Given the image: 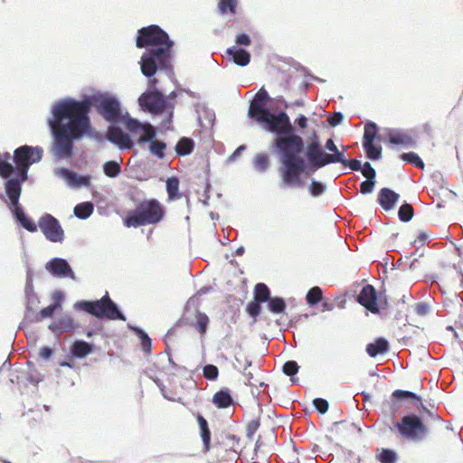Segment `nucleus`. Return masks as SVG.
I'll list each match as a JSON object with an SVG mask.
<instances>
[{"mask_svg":"<svg viewBox=\"0 0 463 463\" xmlns=\"http://www.w3.org/2000/svg\"><path fill=\"white\" fill-rule=\"evenodd\" d=\"M38 226L49 241H63L64 231L59 220L51 213H43L38 221Z\"/></svg>","mask_w":463,"mask_h":463,"instance_id":"11","label":"nucleus"},{"mask_svg":"<svg viewBox=\"0 0 463 463\" xmlns=\"http://www.w3.org/2000/svg\"><path fill=\"white\" fill-rule=\"evenodd\" d=\"M261 302L254 299L253 301H250L246 306V312L254 320H256L261 313Z\"/></svg>","mask_w":463,"mask_h":463,"instance_id":"50","label":"nucleus"},{"mask_svg":"<svg viewBox=\"0 0 463 463\" xmlns=\"http://www.w3.org/2000/svg\"><path fill=\"white\" fill-rule=\"evenodd\" d=\"M273 102L264 87H261L250 100L248 117L260 124L264 130L276 137L282 128L289 125L290 118L285 110H272L268 104Z\"/></svg>","mask_w":463,"mask_h":463,"instance_id":"4","label":"nucleus"},{"mask_svg":"<svg viewBox=\"0 0 463 463\" xmlns=\"http://www.w3.org/2000/svg\"><path fill=\"white\" fill-rule=\"evenodd\" d=\"M209 318L204 313L198 312L196 327L200 334H204L207 331Z\"/></svg>","mask_w":463,"mask_h":463,"instance_id":"55","label":"nucleus"},{"mask_svg":"<svg viewBox=\"0 0 463 463\" xmlns=\"http://www.w3.org/2000/svg\"><path fill=\"white\" fill-rule=\"evenodd\" d=\"M10 210L16 222H18L24 229L30 232H37L36 223L24 213L22 205L13 207Z\"/></svg>","mask_w":463,"mask_h":463,"instance_id":"20","label":"nucleus"},{"mask_svg":"<svg viewBox=\"0 0 463 463\" xmlns=\"http://www.w3.org/2000/svg\"><path fill=\"white\" fill-rule=\"evenodd\" d=\"M76 326L77 325L72 317L69 314H63L49 325V329L56 336H60L62 333L73 331Z\"/></svg>","mask_w":463,"mask_h":463,"instance_id":"17","label":"nucleus"},{"mask_svg":"<svg viewBox=\"0 0 463 463\" xmlns=\"http://www.w3.org/2000/svg\"><path fill=\"white\" fill-rule=\"evenodd\" d=\"M387 139L391 145L402 146L404 148L415 146V141L412 137L400 129H389L387 133Z\"/></svg>","mask_w":463,"mask_h":463,"instance_id":"19","label":"nucleus"},{"mask_svg":"<svg viewBox=\"0 0 463 463\" xmlns=\"http://www.w3.org/2000/svg\"><path fill=\"white\" fill-rule=\"evenodd\" d=\"M43 149L41 146L24 145L14 151L13 163L16 165L17 171L26 173L33 164L42 160Z\"/></svg>","mask_w":463,"mask_h":463,"instance_id":"10","label":"nucleus"},{"mask_svg":"<svg viewBox=\"0 0 463 463\" xmlns=\"http://www.w3.org/2000/svg\"><path fill=\"white\" fill-rule=\"evenodd\" d=\"M378 298L375 288L371 284H366L362 288L356 301L372 314L377 315L380 313Z\"/></svg>","mask_w":463,"mask_h":463,"instance_id":"15","label":"nucleus"},{"mask_svg":"<svg viewBox=\"0 0 463 463\" xmlns=\"http://www.w3.org/2000/svg\"><path fill=\"white\" fill-rule=\"evenodd\" d=\"M167 145L164 140L156 139L145 146L144 149H147L148 152L158 159H164L165 156V150Z\"/></svg>","mask_w":463,"mask_h":463,"instance_id":"31","label":"nucleus"},{"mask_svg":"<svg viewBox=\"0 0 463 463\" xmlns=\"http://www.w3.org/2000/svg\"><path fill=\"white\" fill-rule=\"evenodd\" d=\"M271 298L270 290L265 283H257L254 288V299L267 303Z\"/></svg>","mask_w":463,"mask_h":463,"instance_id":"38","label":"nucleus"},{"mask_svg":"<svg viewBox=\"0 0 463 463\" xmlns=\"http://www.w3.org/2000/svg\"><path fill=\"white\" fill-rule=\"evenodd\" d=\"M197 113V120L201 126L207 128L203 122L205 121L210 127L213 125L215 120V113L213 109H209L205 104L196 103L194 105Z\"/></svg>","mask_w":463,"mask_h":463,"instance_id":"27","label":"nucleus"},{"mask_svg":"<svg viewBox=\"0 0 463 463\" xmlns=\"http://www.w3.org/2000/svg\"><path fill=\"white\" fill-rule=\"evenodd\" d=\"M343 120H344V115L342 112H338V111L331 113L327 117V122L333 128H335L338 125H340L343 122Z\"/></svg>","mask_w":463,"mask_h":463,"instance_id":"58","label":"nucleus"},{"mask_svg":"<svg viewBox=\"0 0 463 463\" xmlns=\"http://www.w3.org/2000/svg\"><path fill=\"white\" fill-rule=\"evenodd\" d=\"M197 421L203 444V451L208 452L211 449V430L209 429L208 421L200 414L197 416Z\"/></svg>","mask_w":463,"mask_h":463,"instance_id":"29","label":"nucleus"},{"mask_svg":"<svg viewBox=\"0 0 463 463\" xmlns=\"http://www.w3.org/2000/svg\"><path fill=\"white\" fill-rule=\"evenodd\" d=\"M400 158L402 161L407 162L419 169L424 168V162L415 152L402 153L400 156Z\"/></svg>","mask_w":463,"mask_h":463,"instance_id":"45","label":"nucleus"},{"mask_svg":"<svg viewBox=\"0 0 463 463\" xmlns=\"http://www.w3.org/2000/svg\"><path fill=\"white\" fill-rule=\"evenodd\" d=\"M296 130V127L289 120V125L287 124L275 137L272 147L279 156V174L283 184L301 188L304 185L302 174L313 175L324 167V149L319 136L313 129L303 157L305 141Z\"/></svg>","mask_w":463,"mask_h":463,"instance_id":"2","label":"nucleus"},{"mask_svg":"<svg viewBox=\"0 0 463 463\" xmlns=\"http://www.w3.org/2000/svg\"><path fill=\"white\" fill-rule=\"evenodd\" d=\"M174 41L168 33L157 24L142 27L137 33L136 46L146 49L138 64L145 77L165 72L169 78L174 76L173 47Z\"/></svg>","mask_w":463,"mask_h":463,"instance_id":"3","label":"nucleus"},{"mask_svg":"<svg viewBox=\"0 0 463 463\" xmlns=\"http://www.w3.org/2000/svg\"><path fill=\"white\" fill-rule=\"evenodd\" d=\"M1 178L5 181V193L8 199L9 209L21 205L19 200L22 194V186L23 184L27 181L28 175H26V173L14 170L5 173L4 176H1Z\"/></svg>","mask_w":463,"mask_h":463,"instance_id":"9","label":"nucleus"},{"mask_svg":"<svg viewBox=\"0 0 463 463\" xmlns=\"http://www.w3.org/2000/svg\"><path fill=\"white\" fill-rule=\"evenodd\" d=\"M59 307H61V303L53 302L50 304L48 307L43 308L38 314L34 315V320L39 322L42 319L52 317Z\"/></svg>","mask_w":463,"mask_h":463,"instance_id":"46","label":"nucleus"},{"mask_svg":"<svg viewBox=\"0 0 463 463\" xmlns=\"http://www.w3.org/2000/svg\"><path fill=\"white\" fill-rule=\"evenodd\" d=\"M253 167L260 173H265L269 167V156L262 153L257 154L253 161Z\"/></svg>","mask_w":463,"mask_h":463,"instance_id":"43","label":"nucleus"},{"mask_svg":"<svg viewBox=\"0 0 463 463\" xmlns=\"http://www.w3.org/2000/svg\"><path fill=\"white\" fill-rule=\"evenodd\" d=\"M11 159H13V156L9 152H5L4 154H1V163L4 165L5 173L17 170L16 165L12 164Z\"/></svg>","mask_w":463,"mask_h":463,"instance_id":"53","label":"nucleus"},{"mask_svg":"<svg viewBox=\"0 0 463 463\" xmlns=\"http://www.w3.org/2000/svg\"><path fill=\"white\" fill-rule=\"evenodd\" d=\"M226 53L228 59L232 61L238 66L244 67L250 61V53L241 47H230L227 49Z\"/></svg>","mask_w":463,"mask_h":463,"instance_id":"22","label":"nucleus"},{"mask_svg":"<svg viewBox=\"0 0 463 463\" xmlns=\"http://www.w3.org/2000/svg\"><path fill=\"white\" fill-rule=\"evenodd\" d=\"M93 345L84 340H75L70 347V354L71 357L82 359L92 353Z\"/></svg>","mask_w":463,"mask_h":463,"instance_id":"25","label":"nucleus"},{"mask_svg":"<svg viewBox=\"0 0 463 463\" xmlns=\"http://www.w3.org/2000/svg\"><path fill=\"white\" fill-rule=\"evenodd\" d=\"M165 208L156 199H147L138 203L135 209L127 213L124 225L137 228L160 222L165 216Z\"/></svg>","mask_w":463,"mask_h":463,"instance_id":"5","label":"nucleus"},{"mask_svg":"<svg viewBox=\"0 0 463 463\" xmlns=\"http://www.w3.org/2000/svg\"><path fill=\"white\" fill-rule=\"evenodd\" d=\"M323 298V290L321 288L315 286L312 287L307 293L306 300L307 303L310 306H316L318 302L321 301Z\"/></svg>","mask_w":463,"mask_h":463,"instance_id":"42","label":"nucleus"},{"mask_svg":"<svg viewBox=\"0 0 463 463\" xmlns=\"http://www.w3.org/2000/svg\"><path fill=\"white\" fill-rule=\"evenodd\" d=\"M106 138L120 150H128L134 146V141L131 137L116 124L109 125L106 133Z\"/></svg>","mask_w":463,"mask_h":463,"instance_id":"16","label":"nucleus"},{"mask_svg":"<svg viewBox=\"0 0 463 463\" xmlns=\"http://www.w3.org/2000/svg\"><path fill=\"white\" fill-rule=\"evenodd\" d=\"M121 123H124L126 128L130 133L139 131L144 124V122H140L137 118H131L128 113L124 114L123 121Z\"/></svg>","mask_w":463,"mask_h":463,"instance_id":"47","label":"nucleus"},{"mask_svg":"<svg viewBox=\"0 0 463 463\" xmlns=\"http://www.w3.org/2000/svg\"><path fill=\"white\" fill-rule=\"evenodd\" d=\"M147 89L138 98L140 109L152 115H160L174 103L167 100L166 96L157 88L158 80L155 76L146 77Z\"/></svg>","mask_w":463,"mask_h":463,"instance_id":"7","label":"nucleus"},{"mask_svg":"<svg viewBox=\"0 0 463 463\" xmlns=\"http://www.w3.org/2000/svg\"><path fill=\"white\" fill-rule=\"evenodd\" d=\"M128 327L140 339L141 348L144 353L150 354L152 350V339L141 327L128 325Z\"/></svg>","mask_w":463,"mask_h":463,"instance_id":"30","label":"nucleus"},{"mask_svg":"<svg viewBox=\"0 0 463 463\" xmlns=\"http://www.w3.org/2000/svg\"><path fill=\"white\" fill-rule=\"evenodd\" d=\"M164 113L166 114L165 118H164L161 122V128L165 130L171 129V124L174 117V104L167 108Z\"/></svg>","mask_w":463,"mask_h":463,"instance_id":"56","label":"nucleus"},{"mask_svg":"<svg viewBox=\"0 0 463 463\" xmlns=\"http://www.w3.org/2000/svg\"><path fill=\"white\" fill-rule=\"evenodd\" d=\"M103 172L108 177L115 178L121 173V165L115 160L107 161L103 165Z\"/></svg>","mask_w":463,"mask_h":463,"instance_id":"40","label":"nucleus"},{"mask_svg":"<svg viewBox=\"0 0 463 463\" xmlns=\"http://www.w3.org/2000/svg\"><path fill=\"white\" fill-rule=\"evenodd\" d=\"M295 125L300 130L307 128V118L303 114L298 115L297 117V118L295 119Z\"/></svg>","mask_w":463,"mask_h":463,"instance_id":"64","label":"nucleus"},{"mask_svg":"<svg viewBox=\"0 0 463 463\" xmlns=\"http://www.w3.org/2000/svg\"><path fill=\"white\" fill-rule=\"evenodd\" d=\"M194 148V141L191 137H183L175 145V153L180 156H185L190 155Z\"/></svg>","mask_w":463,"mask_h":463,"instance_id":"33","label":"nucleus"},{"mask_svg":"<svg viewBox=\"0 0 463 463\" xmlns=\"http://www.w3.org/2000/svg\"><path fill=\"white\" fill-rule=\"evenodd\" d=\"M312 402L318 413L325 414L328 411L329 403L326 399L315 398Z\"/></svg>","mask_w":463,"mask_h":463,"instance_id":"57","label":"nucleus"},{"mask_svg":"<svg viewBox=\"0 0 463 463\" xmlns=\"http://www.w3.org/2000/svg\"><path fill=\"white\" fill-rule=\"evenodd\" d=\"M235 43L239 46H249L251 43V40L249 34L242 33L236 36Z\"/></svg>","mask_w":463,"mask_h":463,"instance_id":"61","label":"nucleus"},{"mask_svg":"<svg viewBox=\"0 0 463 463\" xmlns=\"http://www.w3.org/2000/svg\"><path fill=\"white\" fill-rule=\"evenodd\" d=\"M267 305L269 312L276 315L284 313L287 308L285 299L278 296L271 297L269 300L267 302Z\"/></svg>","mask_w":463,"mask_h":463,"instance_id":"36","label":"nucleus"},{"mask_svg":"<svg viewBox=\"0 0 463 463\" xmlns=\"http://www.w3.org/2000/svg\"><path fill=\"white\" fill-rule=\"evenodd\" d=\"M213 403L220 409H226L232 405L233 399L229 389L223 388L215 392L213 397Z\"/></svg>","mask_w":463,"mask_h":463,"instance_id":"28","label":"nucleus"},{"mask_svg":"<svg viewBox=\"0 0 463 463\" xmlns=\"http://www.w3.org/2000/svg\"><path fill=\"white\" fill-rule=\"evenodd\" d=\"M260 423L259 420H252L247 424L246 436L248 439H251L253 437V435L260 428Z\"/></svg>","mask_w":463,"mask_h":463,"instance_id":"59","label":"nucleus"},{"mask_svg":"<svg viewBox=\"0 0 463 463\" xmlns=\"http://www.w3.org/2000/svg\"><path fill=\"white\" fill-rule=\"evenodd\" d=\"M394 426L401 437L416 443L425 440L430 434L422 418L413 412L402 416Z\"/></svg>","mask_w":463,"mask_h":463,"instance_id":"8","label":"nucleus"},{"mask_svg":"<svg viewBox=\"0 0 463 463\" xmlns=\"http://www.w3.org/2000/svg\"><path fill=\"white\" fill-rule=\"evenodd\" d=\"M379 128L376 123L373 121H367L364 124V131L363 136V143H372L374 142L376 138H378L379 135Z\"/></svg>","mask_w":463,"mask_h":463,"instance_id":"35","label":"nucleus"},{"mask_svg":"<svg viewBox=\"0 0 463 463\" xmlns=\"http://www.w3.org/2000/svg\"><path fill=\"white\" fill-rule=\"evenodd\" d=\"M165 188L170 200L177 198L179 194V179L176 176L167 178L165 182Z\"/></svg>","mask_w":463,"mask_h":463,"instance_id":"41","label":"nucleus"},{"mask_svg":"<svg viewBox=\"0 0 463 463\" xmlns=\"http://www.w3.org/2000/svg\"><path fill=\"white\" fill-rule=\"evenodd\" d=\"M363 167L362 169H360V172L363 174V175L364 177H373V178H376V171L375 169L372 166L371 163L369 162H365L364 164H362Z\"/></svg>","mask_w":463,"mask_h":463,"instance_id":"60","label":"nucleus"},{"mask_svg":"<svg viewBox=\"0 0 463 463\" xmlns=\"http://www.w3.org/2000/svg\"><path fill=\"white\" fill-rule=\"evenodd\" d=\"M413 215L414 211L411 204L404 201L398 210V217L400 221L402 222H408L413 218Z\"/></svg>","mask_w":463,"mask_h":463,"instance_id":"44","label":"nucleus"},{"mask_svg":"<svg viewBox=\"0 0 463 463\" xmlns=\"http://www.w3.org/2000/svg\"><path fill=\"white\" fill-rule=\"evenodd\" d=\"M139 131L142 135L137 139V144L142 149L146 144L157 139V128L148 122H144Z\"/></svg>","mask_w":463,"mask_h":463,"instance_id":"24","label":"nucleus"},{"mask_svg":"<svg viewBox=\"0 0 463 463\" xmlns=\"http://www.w3.org/2000/svg\"><path fill=\"white\" fill-rule=\"evenodd\" d=\"M236 7V0H220L218 4V8L222 14H225L228 13L235 14Z\"/></svg>","mask_w":463,"mask_h":463,"instance_id":"48","label":"nucleus"},{"mask_svg":"<svg viewBox=\"0 0 463 463\" xmlns=\"http://www.w3.org/2000/svg\"><path fill=\"white\" fill-rule=\"evenodd\" d=\"M203 375L209 381H216L219 377V369L214 364H205L203 368Z\"/></svg>","mask_w":463,"mask_h":463,"instance_id":"51","label":"nucleus"},{"mask_svg":"<svg viewBox=\"0 0 463 463\" xmlns=\"http://www.w3.org/2000/svg\"><path fill=\"white\" fill-rule=\"evenodd\" d=\"M376 459L380 463H397L399 459L398 453L388 448H378L376 449Z\"/></svg>","mask_w":463,"mask_h":463,"instance_id":"32","label":"nucleus"},{"mask_svg":"<svg viewBox=\"0 0 463 463\" xmlns=\"http://www.w3.org/2000/svg\"><path fill=\"white\" fill-rule=\"evenodd\" d=\"M337 164H342L345 167H347L352 171H360L363 167L360 160L356 158L346 159L344 154L342 156V161H337Z\"/></svg>","mask_w":463,"mask_h":463,"instance_id":"52","label":"nucleus"},{"mask_svg":"<svg viewBox=\"0 0 463 463\" xmlns=\"http://www.w3.org/2000/svg\"><path fill=\"white\" fill-rule=\"evenodd\" d=\"M390 350V345L384 337H378L373 342L367 344L365 351L370 357L384 354Z\"/></svg>","mask_w":463,"mask_h":463,"instance_id":"26","label":"nucleus"},{"mask_svg":"<svg viewBox=\"0 0 463 463\" xmlns=\"http://www.w3.org/2000/svg\"><path fill=\"white\" fill-rule=\"evenodd\" d=\"M56 176L62 178L71 188L90 187L91 184L90 175H80L68 167H59L54 171Z\"/></svg>","mask_w":463,"mask_h":463,"instance_id":"14","label":"nucleus"},{"mask_svg":"<svg viewBox=\"0 0 463 463\" xmlns=\"http://www.w3.org/2000/svg\"><path fill=\"white\" fill-rule=\"evenodd\" d=\"M420 411L426 414V416L433 420H436V421H440L441 420V418L439 414H437L436 412L429 410L428 408H426L421 402H420Z\"/></svg>","mask_w":463,"mask_h":463,"instance_id":"63","label":"nucleus"},{"mask_svg":"<svg viewBox=\"0 0 463 463\" xmlns=\"http://www.w3.org/2000/svg\"><path fill=\"white\" fill-rule=\"evenodd\" d=\"M326 190V186L320 181H317L315 179L311 180V184H309L308 191L310 194L314 197H318L322 195Z\"/></svg>","mask_w":463,"mask_h":463,"instance_id":"49","label":"nucleus"},{"mask_svg":"<svg viewBox=\"0 0 463 463\" xmlns=\"http://www.w3.org/2000/svg\"><path fill=\"white\" fill-rule=\"evenodd\" d=\"M298 371L299 365L294 360L287 361L282 366V372L290 377V381L293 384H297L298 383V379L295 377Z\"/></svg>","mask_w":463,"mask_h":463,"instance_id":"39","label":"nucleus"},{"mask_svg":"<svg viewBox=\"0 0 463 463\" xmlns=\"http://www.w3.org/2000/svg\"><path fill=\"white\" fill-rule=\"evenodd\" d=\"M400 194L391 188H382L377 196V203L384 211H392L397 204Z\"/></svg>","mask_w":463,"mask_h":463,"instance_id":"18","label":"nucleus"},{"mask_svg":"<svg viewBox=\"0 0 463 463\" xmlns=\"http://www.w3.org/2000/svg\"><path fill=\"white\" fill-rule=\"evenodd\" d=\"M363 148L365 152L366 156L370 160H379L382 158L383 148L380 145H376L374 142L363 143Z\"/></svg>","mask_w":463,"mask_h":463,"instance_id":"37","label":"nucleus"},{"mask_svg":"<svg viewBox=\"0 0 463 463\" xmlns=\"http://www.w3.org/2000/svg\"><path fill=\"white\" fill-rule=\"evenodd\" d=\"M376 184V178H373V176L367 177L365 181L362 182L360 184V192L363 194H368L373 193L374 186Z\"/></svg>","mask_w":463,"mask_h":463,"instance_id":"54","label":"nucleus"},{"mask_svg":"<svg viewBox=\"0 0 463 463\" xmlns=\"http://www.w3.org/2000/svg\"><path fill=\"white\" fill-rule=\"evenodd\" d=\"M325 149L331 153H326L324 150V166L331 164H337V161H342L344 152H340L333 138L330 137L326 141Z\"/></svg>","mask_w":463,"mask_h":463,"instance_id":"23","label":"nucleus"},{"mask_svg":"<svg viewBox=\"0 0 463 463\" xmlns=\"http://www.w3.org/2000/svg\"><path fill=\"white\" fill-rule=\"evenodd\" d=\"M76 310L84 311L99 320L126 321V316L118 305L114 302L108 292L97 300H79L74 304Z\"/></svg>","mask_w":463,"mask_h":463,"instance_id":"6","label":"nucleus"},{"mask_svg":"<svg viewBox=\"0 0 463 463\" xmlns=\"http://www.w3.org/2000/svg\"><path fill=\"white\" fill-rule=\"evenodd\" d=\"M44 268L53 278L60 279H71L73 281H77L78 279L66 259L54 257L45 263Z\"/></svg>","mask_w":463,"mask_h":463,"instance_id":"13","label":"nucleus"},{"mask_svg":"<svg viewBox=\"0 0 463 463\" xmlns=\"http://www.w3.org/2000/svg\"><path fill=\"white\" fill-rule=\"evenodd\" d=\"M54 354V348L50 346H43L40 349L39 356L44 361H48L52 358Z\"/></svg>","mask_w":463,"mask_h":463,"instance_id":"62","label":"nucleus"},{"mask_svg":"<svg viewBox=\"0 0 463 463\" xmlns=\"http://www.w3.org/2000/svg\"><path fill=\"white\" fill-rule=\"evenodd\" d=\"M405 401H416L420 402V396L411 391L395 390L391 395V410L393 415L399 409V405L397 403L399 402Z\"/></svg>","mask_w":463,"mask_h":463,"instance_id":"21","label":"nucleus"},{"mask_svg":"<svg viewBox=\"0 0 463 463\" xmlns=\"http://www.w3.org/2000/svg\"><path fill=\"white\" fill-rule=\"evenodd\" d=\"M92 107L110 124L123 121L119 99L108 92L84 94L80 100L67 97L52 105L47 125L52 137L50 153L55 160L72 157L74 143L83 138L103 140L102 134L91 125L90 112Z\"/></svg>","mask_w":463,"mask_h":463,"instance_id":"1","label":"nucleus"},{"mask_svg":"<svg viewBox=\"0 0 463 463\" xmlns=\"http://www.w3.org/2000/svg\"><path fill=\"white\" fill-rule=\"evenodd\" d=\"M24 263L26 269V278L24 285L25 308L27 313L34 315V311L40 304L38 294L33 286V269L31 268L27 256H24Z\"/></svg>","mask_w":463,"mask_h":463,"instance_id":"12","label":"nucleus"},{"mask_svg":"<svg viewBox=\"0 0 463 463\" xmlns=\"http://www.w3.org/2000/svg\"><path fill=\"white\" fill-rule=\"evenodd\" d=\"M94 212V204L91 202H83L75 205L73 209L74 215L80 219H88Z\"/></svg>","mask_w":463,"mask_h":463,"instance_id":"34","label":"nucleus"}]
</instances>
